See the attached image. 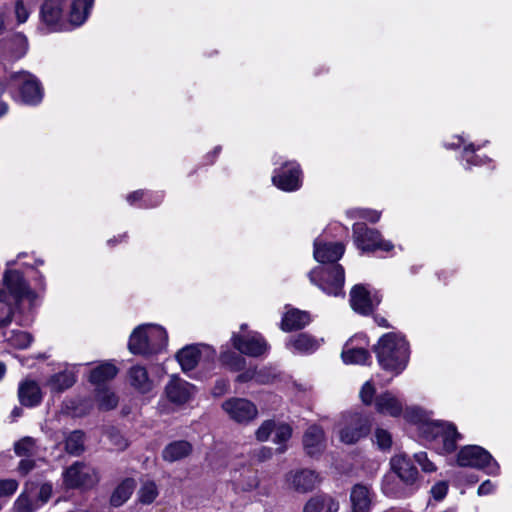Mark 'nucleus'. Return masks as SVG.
<instances>
[{"mask_svg": "<svg viewBox=\"0 0 512 512\" xmlns=\"http://www.w3.org/2000/svg\"><path fill=\"white\" fill-rule=\"evenodd\" d=\"M368 339L365 335H355L346 342L342 351L345 364H366L371 356L367 350Z\"/></svg>", "mask_w": 512, "mask_h": 512, "instance_id": "obj_19", "label": "nucleus"}, {"mask_svg": "<svg viewBox=\"0 0 512 512\" xmlns=\"http://www.w3.org/2000/svg\"><path fill=\"white\" fill-rule=\"evenodd\" d=\"M273 432L275 433L273 441L279 445V447L277 448V451L279 453H284L287 449L286 442L292 436L291 426L286 423H278L277 424L275 422V429Z\"/></svg>", "mask_w": 512, "mask_h": 512, "instance_id": "obj_39", "label": "nucleus"}, {"mask_svg": "<svg viewBox=\"0 0 512 512\" xmlns=\"http://www.w3.org/2000/svg\"><path fill=\"white\" fill-rule=\"evenodd\" d=\"M375 353L384 370L399 375L408 364L410 350L403 335L391 332L379 339L375 346Z\"/></svg>", "mask_w": 512, "mask_h": 512, "instance_id": "obj_4", "label": "nucleus"}, {"mask_svg": "<svg viewBox=\"0 0 512 512\" xmlns=\"http://www.w3.org/2000/svg\"><path fill=\"white\" fill-rule=\"evenodd\" d=\"M285 482L291 490L298 493H308L320 484L321 478L313 470L301 469L288 472L285 476Z\"/></svg>", "mask_w": 512, "mask_h": 512, "instance_id": "obj_20", "label": "nucleus"}, {"mask_svg": "<svg viewBox=\"0 0 512 512\" xmlns=\"http://www.w3.org/2000/svg\"><path fill=\"white\" fill-rule=\"evenodd\" d=\"M373 442L382 451H389L392 446L391 433L383 428H376L373 435Z\"/></svg>", "mask_w": 512, "mask_h": 512, "instance_id": "obj_44", "label": "nucleus"}, {"mask_svg": "<svg viewBox=\"0 0 512 512\" xmlns=\"http://www.w3.org/2000/svg\"><path fill=\"white\" fill-rule=\"evenodd\" d=\"M495 488L496 486L492 481L486 480L478 487L477 493L479 496L489 495L495 491Z\"/></svg>", "mask_w": 512, "mask_h": 512, "instance_id": "obj_55", "label": "nucleus"}, {"mask_svg": "<svg viewBox=\"0 0 512 512\" xmlns=\"http://www.w3.org/2000/svg\"><path fill=\"white\" fill-rule=\"evenodd\" d=\"M126 234L119 235L118 237L111 238L107 241L109 246H114L117 242H122L126 238Z\"/></svg>", "mask_w": 512, "mask_h": 512, "instance_id": "obj_63", "label": "nucleus"}, {"mask_svg": "<svg viewBox=\"0 0 512 512\" xmlns=\"http://www.w3.org/2000/svg\"><path fill=\"white\" fill-rule=\"evenodd\" d=\"M238 382H248L250 380H255L258 383H266L262 377L261 372L256 371L255 369H248L245 372L239 374L236 379Z\"/></svg>", "mask_w": 512, "mask_h": 512, "instance_id": "obj_52", "label": "nucleus"}, {"mask_svg": "<svg viewBox=\"0 0 512 512\" xmlns=\"http://www.w3.org/2000/svg\"><path fill=\"white\" fill-rule=\"evenodd\" d=\"M3 340L16 349H25L32 342V336L21 330H8L2 332Z\"/></svg>", "mask_w": 512, "mask_h": 512, "instance_id": "obj_36", "label": "nucleus"}, {"mask_svg": "<svg viewBox=\"0 0 512 512\" xmlns=\"http://www.w3.org/2000/svg\"><path fill=\"white\" fill-rule=\"evenodd\" d=\"M346 214L351 219H365L371 223L378 222L381 217V212L367 208H352Z\"/></svg>", "mask_w": 512, "mask_h": 512, "instance_id": "obj_43", "label": "nucleus"}, {"mask_svg": "<svg viewBox=\"0 0 512 512\" xmlns=\"http://www.w3.org/2000/svg\"><path fill=\"white\" fill-rule=\"evenodd\" d=\"M6 85L4 82L0 81V96L5 91ZM8 112V105L0 101V117L4 116Z\"/></svg>", "mask_w": 512, "mask_h": 512, "instance_id": "obj_61", "label": "nucleus"}, {"mask_svg": "<svg viewBox=\"0 0 512 512\" xmlns=\"http://www.w3.org/2000/svg\"><path fill=\"white\" fill-rule=\"evenodd\" d=\"M272 456V449L269 447H261L254 452V457L257 461H265Z\"/></svg>", "mask_w": 512, "mask_h": 512, "instance_id": "obj_58", "label": "nucleus"}, {"mask_svg": "<svg viewBox=\"0 0 512 512\" xmlns=\"http://www.w3.org/2000/svg\"><path fill=\"white\" fill-rule=\"evenodd\" d=\"M222 409L230 420L238 424H249L258 416L257 406L246 398H229L222 403Z\"/></svg>", "mask_w": 512, "mask_h": 512, "instance_id": "obj_15", "label": "nucleus"}, {"mask_svg": "<svg viewBox=\"0 0 512 512\" xmlns=\"http://www.w3.org/2000/svg\"><path fill=\"white\" fill-rule=\"evenodd\" d=\"M18 398L23 406L32 408L40 405L43 394L35 381L25 380L19 384Z\"/></svg>", "mask_w": 512, "mask_h": 512, "instance_id": "obj_27", "label": "nucleus"}, {"mask_svg": "<svg viewBox=\"0 0 512 512\" xmlns=\"http://www.w3.org/2000/svg\"><path fill=\"white\" fill-rule=\"evenodd\" d=\"M63 479L67 488H88L98 482V475L92 466L75 462L64 471Z\"/></svg>", "mask_w": 512, "mask_h": 512, "instance_id": "obj_16", "label": "nucleus"}, {"mask_svg": "<svg viewBox=\"0 0 512 512\" xmlns=\"http://www.w3.org/2000/svg\"><path fill=\"white\" fill-rule=\"evenodd\" d=\"M352 230L353 242L362 253H370L377 250L390 252L394 248L393 243L384 239L378 230L368 227L363 222L354 223Z\"/></svg>", "mask_w": 512, "mask_h": 512, "instance_id": "obj_11", "label": "nucleus"}, {"mask_svg": "<svg viewBox=\"0 0 512 512\" xmlns=\"http://www.w3.org/2000/svg\"><path fill=\"white\" fill-rule=\"evenodd\" d=\"M322 343V339H316L315 337L300 333L297 336L290 337L286 342V347L293 353L298 354H310L315 352Z\"/></svg>", "mask_w": 512, "mask_h": 512, "instance_id": "obj_28", "label": "nucleus"}, {"mask_svg": "<svg viewBox=\"0 0 512 512\" xmlns=\"http://www.w3.org/2000/svg\"><path fill=\"white\" fill-rule=\"evenodd\" d=\"M228 387H229V384L226 380L219 379V380H217V382L212 390V393L214 396H221L227 392Z\"/></svg>", "mask_w": 512, "mask_h": 512, "instance_id": "obj_57", "label": "nucleus"}, {"mask_svg": "<svg viewBox=\"0 0 512 512\" xmlns=\"http://www.w3.org/2000/svg\"><path fill=\"white\" fill-rule=\"evenodd\" d=\"M94 0H45L40 18L49 32L81 26L89 17Z\"/></svg>", "mask_w": 512, "mask_h": 512, "instance_id": "obj_1", "label": "nucleus"}, {"mask_svg": "<svg viewBox=\"0 0 512 512\" xmlns=\"http://www.w3.org/2000/svg\"><path fill=\"white\" fill-rule=\"evenodd\" d=\"M321 512H338L339 504L329 496H321Z\"/></svg>", "mask_w": 512, "mask_h": 512, "instance_id": "obj_54", "label": "nucleus"}, {"mask_svg": "<svg viewBox=\"0 0 512 512\" xmlns=\"http://www.w3.org/2000/svg\"><path fill=\"white\" fill-rule=\"evenodd\" d=\"M221 152V146H217L213 149L212 152L208 153L207 157L210 158L211 157V160H210V163H213L215 158L220 154Z\"/></svg>", "mask_w": 512, "mask_h": 512, "instance_id": "obj_62", "label": "nucleus"}, {"mask_svg": "<svg viewBox=\"0 0 512 512\" xmlns=\"http://www.w3.org/2000/svg\"><path fill=\"white\" fill-rule=\"evenodd\" d=\"M168 343L166 330L157 324L137 326L131 333L128 349L133 354L149 356L162 352Z\"/></svg>", "mask_w": 512, "mask_h": 512, "instance_id": "obj_6", "label": "nucleus"}, {"mask_svg": "<svg viewBox=\"0 0 512 512\" xmlns=\"http://www.w3.org/2000/svg\"><path fill=\"white\" fill-rule=\"evenodd\" d=\"M14 449L18 456H32L36 450L35 440L31 437H25L15 443Z\"/></svg>", "mask_w": 512, "mask_h": 512, "instance_id": "obj_45", "label": "nucleus"}, {"mask_svg": "<svg viewBox=\"0 0 512 512\" xmlns=\"http://www.w3.org/2000/svg\"><path fill=\"white\" fill-rule=\"evenodd\" d=\"M457 464L461 467L483 470L491 476H497L500 473L498 462L487 450L477 445H468L461 448L457 455Z\"/></svg>", "mask_w": 512, "mask_h": 512, "instance_id": "obj_10", "label": "nucleus"}, {"mask_svg": "<svg viewBox=\"0 0 512 512\" xmlns=\"http://www.w3.org/2000/svg\"><path fill=\"white\" fill-rule=\"evenodd\" d=\"M164 199L161 191L137 190L129 193L126 200L129 205L149 209L158 206Z\"/></svg>", "mask_w": 512, "mask_h": 512, "instance_id": "obj_25", "label": "nucleus"}, {"mask_svg": "<svg viewBox=\"0 0 512 512\" xmlns=\"http://www.w3.org/2000/svg\"><path fill=\"white\" fill-rule=\"evenodd\" d=\"M66 451L73 455H79L84 450V434L81 431H73L66 438Z\"/></svg>", "mask_w": 512, "mask_h": 512, "instance_id": "obj_41", "label": "nucleus"}, {"mask_svg": "<svg viewBox=\"0 0 512 512\" xmlns=\"http://www.w3.org/2000/svg\"><path fill=\"white\" fill-rule=\"evenodd\" d=\"M414 459L425 473H432L437 469L436 465L428 458L426 452L414 454Z\"/></svg>", "mask_w": 512, "mask_h": 512, "instance_id": "obj_49", "label": "nucleus"}, {"mask_svg": "<svg viewBox=\"0 0 512 512\" xmlns=\"http://www.w3.org/2000/svg\"><path fill=\"white\" fill-rule=\"evenodd\" d=\"M135 481L131 478L123 480L113 491L110 503L114 507L123 505L132 495L135 489Z\"/></svg>", "mask_w": 512, "mask_h": 512, "instance_id": "obj_34", "label": "nucleus"}, {"mask_svg": "<svg viewBox=\"0 0 512 512\" xmlns=\"http://www.w3.org/2000/svg\"><path fill=\"white\" fill-rule=\"evenodd\" d=\"M309 280L329 296H343L345 270L341 264L318 266L308 274Z\"/></svg>", "mask_w": 512, "mask_h": 512, "instance_id": "obj_8", "label": "nucleus"}, {"mask_svg": "<svg viewBox=\"0 0 512 512\" xmlns=\"http://www.w3.org/2000/svg\"><path fill=\"white\" fill-rule=\"evenodd\" d=\"M303 446L309 456L320 455L326 446L324 430L318 425L309 426L303 435Z\"/></svg>", "mask_w": 512, "mask_h": 512, "instance_id": "obj_24", "label": "nucleus"}, {"mask_svg": "<svg viewBox=\"0 0 512 512\" xmlns=\"http://www.w3.org/2000/svg\"><path fill=\"white\" fill-rule=\"evenodd\" d=\"M192 450L191 444L187 441H175L170 443L163 450V458L166 461L174 462L180 460L190 454Z\"/></svg>", "mask_w": 512, "mask_h": 512, "instance_id": "obj_35", "label": "nucleus"}, {"mask_svg": "<svg viewBox=\"0 0 512 512\" xmlns=\"http://www.w3.org/2000/svg\"><path fill=\"white\" fill-rule=\"evenodd\" d=\"M220 361L231 370L239 371L245 367V359L230 350H223L220 353Z\"/></svg>", "mask_w": 512, "mask_h": 512, "instance_id": "obj_40", "label": "nucleus"}, {"mask_svg": "<svg viewBox=\"0 0 512 512\" xmlns=\"http://www.w3.org/2000/svg\"><path fill=\"white\" fill-rule=\"evenodd\" d=\"M117 373L118 370L116 366L106 362L98 365L91 371L89 380L97 387H103L106 386L105 382L113 379Z\"/></svg>", "mask_w": 512, "mask_h": 512, "instance_id": "obj_32", "label": "nucleus"}, {"mask_svg": "<svg viewBox=\"0 0 512 512\" xmlns=\"http://www.w3.org/2000/svg\"><path fill=\"white\" fill-rule=\"evenodd\" d=\"M311 322L308 312L287 306L281 320V329L285 332L299 330L306 327Z\"/></svg>", "mask_w": 512, "mask_h": 512, "instance_id": "obj_26", "label": "nucleus"}, {"mask_svg": "<svg viewBox=\"0 0 512 512\" xmlns=\"http://www.w3.org/2000/svg\"><path fill=\"white\" fill-rule=\"evenodd\" d=\"M216 350L206 344L187 345L176 354L183 371L193 370L197 364L203 363L205 367L210 366L216 360Z\"/></svg>", "mask_w": 512, "mask_h": 512, "instance_id": "obj_12", "label": "nucleus"}, {"mask_svg": "<svg viewBox=\"0 0 512 512\" xmlns=\"http://www.w3.org/2000/svg\"><path fill=\"white\" fill-rule=\"evenodd\" d=\"M33 468H34V462L31 459H29L28 457L22 459L18 466L19 472L22 474H27Z\"/></svg>", "mask_w": 512, "mask_h": 512, "instance_id": "obj_59", "label": "nucleus"}, {"mask_svg": "<svg viewBox=\"0 0 512 512\" xmlns=\"http://www.w3.org/2000/svg\"><path fill=\"white\" fill-rule=\"evenodd\" d=\"M313 248L314 259L323 264L322 266L339 264L338 261L345 252L343 243L330 241L325 235H320L314 240Z\"/></svg>", "mask_w": 512, "mask_h": 512, "instance_id": "obj_17", "label": "nucleus"}, {"mask_svg": "<svg viewBox=\"0 0 512 512\" xmlns=\"http://www.w3.org/2000/svg\"><path fill=\"white\" fill-rule=\"evenodd\" d=\"M96 400L102 410H111L118 403V398L107 386L96 388Z\"/></svg>", "mask_w": 512, "mask_h": 512, "instance_id": "obj_38", "label": "nucleus"}, {"mask_svg": "<svg viewBox=\"0 0 512 512\" xmlns=\"http://www.w3.org/2000/svg\"><path fill=\"white\" fill-rule=\"evenodd\" d=\"M381 298L377 292L373 294L366 286L355 285L350 292V304L354 311L359 314L368 315L380 303Z\"/></svg>", "mask_w": 512, "mask_h": 512, "instance_id": "obj_21", "label": "nucleus"}, {"mask_svg": "<svg viewBox=\"0 0 512 512\" xmlns=\"http://www.w3.org/2000/svg\"><path fill=\"white\" fill-rule=\"evenodd\" d=\"M404 417L409 422L417 425L420 435L438 453L453 452L456 449L457 442L461 439V435L452 423L434 420L430 412L419 407L407 408Z\"/></svg>", "mask_w": 512, "mask_h": 512, "instance_id": "obj_2", "label": "nucleus"}, {"mask_svg": "<svg viewBox=\"0 0 512 512\" xmlns=\"http://www.w3.org/2000/svg\"><path fill=\"white\" fill-rule=\"evenodd\" d=\"M448 492V484L444 481H440L432 486L431 494L435 500H442Z\"/></svg>", "mask_w": 512, "mask_h": 512, "instance_id": "obj_53", "label": "nucleus"}, {"mask_svg": "<svg viewBox=\"0 0 512 512\" xmlns=\"http://www.w3.org/2000/svg\"><path fill=\"white\" fill-rule=\"evenodd\" d=\"M138 500L140 503L151 504L158 496V488L153 481H146L138 491Z\"/></svg>", "mask_w": 512, "mask_h": 512, "instance_id": "obj_42", "label": "nucleus"}, {"mask_svg": "<svg viewBox=\"0 0 512 512\" xmlns=\"http://www.w3.org/2000/svg\"><path fill=\"white\" fill-rule=\"evenodd\" d=\"M231 341L236 350L251 357L262 356L269 349L266 340L258 332L233 333Z\"/></svg>", "mask_w": 512, "mask_h": 512, "instance_id": "obj_18", "label": "nucleus"}, {"mask_svg": "<svg viewBox=\"0 0 512 512\" xmlns=\"http://www.w3.org/2000/svg\"><path fill=\"white\" fill-rule=\"evenodd\" d=\"M27 256L26 252H21L15 260L6 263V270L3 275L5 289L0 288V329L11 323L14 303L24 299L33 303L37 297L24 279L22 272L14 268L22 258Z\"/></svg>", "mask_w": 512, "mask_h": 512, "instance_id": "obj_3", "label": "nucleus"}, {"mask_svg": "<svg viewBox=\"0 0 512 512\" xmlns=\"http://www.w3.org/2000/svg\"><path fill=\"white\" fill-rule=\"evenodd\" d=\"M322 511V508H321V500H320V497H316V498H312L311 500H309L305 507H304V512H321Z\"/></svg>", "mask_w": 512, "mask_h": 512, "instance_id": "obj_56", "label": "nucleus"}, {"mask_svg": "<svg viewBox=\"0 0 512 512\" xmlns=\"http://www.w3.org/2000/svg\"><path fill=\"white\" fill-rule=\"evenodd\" d=\"M390 466L407 488H398V484L390 476H386L382 482L383 493L391 498H404L414 493L418 488L419 472L412 460L406 454L398 453L390 459Z\"/></svg>", "mask_w": 512, "mask_h": 512, "instance_id": "obj_5", "label": "nucleus"}, {"mask_svg": "<svg viewBox=\"0 0 512 512\" xmlns=\"http://www.w3.org/2000/svg\"><path fill=\"white\" fill-rule=\"evenodd\" d=\"M259 485V479L254 472H249L243 477L242 480L235 484L237 491L250 492L256 489Z\"/></svg>", "mask_w": 512, "mask_h": 512, "instance_id": "obj_46", "label": "nucleus"}, {"mask_svg": "<svg viewBox=\"0 0 512 512\" xmlns=\"http://www.w3.org/2000/svg\"><path fill=\"white\" fill-rule=\"evenodd\" d=\"M167 398L175 404L188 402L195 393V387L187 381L173 376L165 387Z\"/></svg>", "mask_w": 512, "mask_h": 512, "instance_id": "obj_23", "label": "nucleus"}, {"mask_svg": "<svg viewBox=\"0 0 512 512\" xmlns=\"http://www.w3.org/2000/svg\"><path fill=\"white\" fill-rule=\"evenodd\" d=\"M272 183L280 190L294 192L302 186V170L295 161H286L275 169L272 175Z\"/></svg>", "mask_w": 512, "mask_h": 512, "instance_id": "obj_14", "label": "nucleus"}, {"mask_svg": "<svg viewBox=\"0 0 512 512\" xmlns=\"http://www.w3.org/2000/svg\"><path fill=\"white\" fill-rule=\"evenodd\" d=\"M5 45V57L9 60L22 58L28 50L27 38L20 33L15 34Z\"/></svg>", "mask_w": 512, "mask_h": 512, "instance_id": "obj_31", "label": "nucleus"}, {"mask_svg": "<svg viewBox=\"0 0 512 512\" xmlns=\"http://www.w3.org/2000/svg\"><path fill=\"white\" fill-rule=\"evenodd\" d=\"M375 409L382 415L399 417L404 411V401L392 391H385L375 397Z\"/></svg>", "mask_w": 512, "mask_h": 512, "instance_id": "obj_22", "label": "nucleus"}, {"mask_svg": "<svg viewBox=\"0 0 512 512\" xmlns=\"http://www.w3.org/2000/svg\"><path fill=\"white\" fill-rule=\"evenodd\" d=\"M31 14V7L25 0H16L14 4V15L18 24L25 23Z\"/></svg>", "mask_w": 512, "mask_h": 512, "instance_id": "obj_47", "label": "nucleus"}, {"mask_svg": "<svg viewBox=\"0 0 512 512\" xmlns=\"http://www.w3.org/2000/svg\"><path fill=\"white\" fill-rule=\"evenodd\" d=\"M487 142L483 143L482 145L476 146L473 143H469L467 145H464V149L462 152V160L465 161L464 167L466 169H470L473 166H481L485 164L490 159L486 156H479L476 155L475 152L479 150L482 146H484Z\"/></svg>", "mask_w": 512, "mask_h": 512, "instance_id": "obj_37", "label": "nucleus"}, {"mask_svg": "<svg viewBox=\"0 0 512 512\" xmlns=\"http://www.w3.org/2000/svg\"><path fill=\"white\" fill-rule=\"evenodd\" d=\"M21 415H22V408H20V407H15L11 412V417L13 420H16Z\"/></svg>", "mask_w": 512, "mask_h": 512, "instance_id": "obj_64", "label": "nucleus"}, {"mask_svg": "<svg viewBox=\"0 0 512 512\" xmlns=\"http://www.w3.org/2000/svg\"><path fill=\"white\" fill-rule=\"evenodd\" d=\"M10 85L17 90L14 98L24 104L34 106L43 99L44 91L39 79L27 71L12 74Z\"/></svg>", "mask_w": 512, "mask_h": 512, "instance_id": "obj_9", "label": "nucleus"}, {"mask_svg": "<svg viewBox=\"0 0 512 512\" xmlns=\"http://www.w3.org/2000/svg\"><path fill=\"white\" fill-rule=\"evenodd\" d=\"M18 488V483L13 479L0 480V498L13 495Z\"/></svg>", "mask_w": 512, "mask_h": 512, "instance_id": "obj_51", "label": "nucleus"}, {"mask_svg": "<svg viewBox=\"0 0 512 512\" xmlns=\"http://www.w3.org/2000/svg\"><path fill=\"white\" fill-rule=\"evenodd\" d=\"M275 429V421L266 420L264 421L255 432L256 439L261 442H265L269 439L270 435Z\"/></svg>", "mask_w": 512, "mask_h": 512, "instance_id": "obj_48", "label": "nucleus"}, {"mask_svg": "<svg viewBox=\"0 0 512 512\" xmlns=\"http://www.w3.org/2000/svg\"><path fill=\"white\" fill-rule=\"evenodd\" d=\"M352 512H369L371 508L370 489L361 484L353 487L350 495Z\"/></svg>", "mask_w": 512, "mask_h": 512, "instance_id": "obj_30", "label": "nucleus"}, {"mask_svg": "<svg viewBox=\"0 0 512 512\" xmlns=\"http://www.w3.org/2000/svg\"><path fill=\"white\" fill-rule=\"evenodd\" d=\"M370 427L371 423L367 415L359 411H346L338 418L336 432L342 443L351 445L366 437Z\"/></svg>", "mask_w": 512, "mask_h": 512, "instance_id": "obj_7", "label": "nucleus"}, {"mask_svg": "<svg viewBox=\"0 0 512 512\" xmlns=\"http://www.w3.org/2000/svg\"><path fill=\"white\" fill-rule=\"evenodd\" d=\"M76 381L73 372L63 371L52 375L48 381L47 386L52 393H60L70 388Z\"/></svg>", "mask_w": 512, "mask_h": 512, "instance_id": "obj_33", "label": "nucleus"}, {"mask_svg": "<svg viewBox=\"0 0 512 512\" xmlns=\"http://www.w3.org/2000/svg\"><path fill=\"white\" fill-rule=\"evenodd\" d=\"M455 140L456 141L453 142H446L445 147L448 149H456L459 148L461 145L465 144V139L463 138V136H456Z\"/></svg>", "mask_w": 512, "mask_h": 512, "instance_id": "obj_60", "label": "nucleus"}, {"mask_svg": "<svg viewBox=\"0 0 512 512\" xmlns=\"http://www.w3.org/2000/svg\"><path fill=\"white\" fill-rule=\"evenodd\" d=\"M52 485L44 483L39 487L26 488L14 503V512H35L46 504L52 495Z\"/></svg>", "mask_w": 512, "mask_h": 512, "instance_id": "obj_13", "label": "nucleus"}, {"mask_svg": "<svg viewBox=\"0 0 512 512\" xmlns=\"http://www.w3.org/2000/svg\"><path fill=\"white\" fill-rule=\"evenodd\" d=\"M128 380L138 392L145 394L153 389V381L149 378L145 367L135 365L129 369Z\"/></svg>", "mask_w": 512, "mask_h": 512, "instance_id": "obj_29", "label": "nucleus"}, {"mask_svg": "<svg viewBox=\"0 0 512 512\" xmlns=\"http://www.w3.org/2000/svg\"><path fill=\"white\" fill-rule=\"evenodd\" d=\"M375 392H376V388L373 385L372 381L369 380V381L365 382L360 391V398H361L362 402L365 405H371L373 403V401H375V399H374Z\"/></svg>", "mask_w": 512, "mask_h": 512, "instance_id": "obj_50", "label": "nucleus"}]
</instances>
